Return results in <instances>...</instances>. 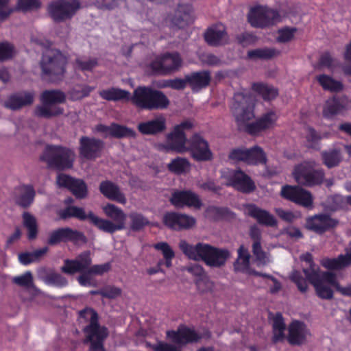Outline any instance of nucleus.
I'll return each instance as SVG.
<instances>
[{
  "mask_svg": "<svg viewBox=\"0 0 351 351\" xmlns=\"http://www.w3.org/2000/svg\"><path fill=\"white\" fill-rule=\"evenodd\" d=\"M103 211L110 219L101 218L92 211L86 214L83 208L75 206H67L61 210L58 214L60 219L64 220L72 217L80 221L88 220L98 230L110 234L125 228L126 215L121 208L108 203L103 207Z\"/></svg>",
  "mask_w": 351,
  "mask_h": 351,
  "instance_id": "f257e3e1",
  "label": "nucleus"
},
{
  "mask_svg": "<svg viewBox=\"0 0 351 351\" xmlns=\"http://www.w3.org/2000/svg\"><path fill=\"white\" fill-rule=\"evenodd\" d=\"M250 99V97L243 93H235L232 111L239 130H243L252 136H257L262 132L273 128L278 117L274 111H269L263 114L255 121L248 123L254 117Z\"/></svg>",
  "mask_w": 351,
  "mask_h": 351,
  "instance_id": "f03ea898",
  "label": "nucleus"
},
{
  "mask_svg": "<svg viewBox=\"0 0 351 351\" xmlns=\"http://www.w3.org/2000/svg\"><path fill=\"white\" fill-rule=\"evenodd\" d=\"M179 247L189 259L195 261H202L211 267H221L225 265L230 256V252L225 248H219L204 243H197L195 245L181 240Z\"/></svg>",
  "mask_w": 351,
  "mask_h": 351,
  "instance_id": "7ed1b4c3",
  "label": "nucleus"
},
{
  "mask_svg": "<svg viewBox=\"0 0 351 351\" xmlns=\"http://www.w3.org/2000/svg\"><path fill=\"white\" fill-rule=\"evenodd\" d=\"M80 317L89 321L83 332L86 338L84 343H90L88 351H106L104 341L108 336L106 327L101 326L99 323V315L96 311L91 308H86L80 311Z\"/></svg>",
  "mask_w": 351,
  "mask_h": 351,
  "instance_id": "20e7f679",
  "label": "nucleus"
},
{
  "mask_svg": "<svg viewBox=\"0 0 351 351\" xmlns=\"http://www.w3.org/2000/svg\"><path fill=\"white\" fill-rule=\"evenodd\" d=\"M76 158L75 151L60 145L47 144L39 159L47 165L48 169L60 171L71 169Z\"/></svg>",
  "mask_w": 351,
  "mask_h": 351,
  "instance_id": "39448f33",
  "label": "nucleus"
},
{
  "mask_svg": "<svg viewBox=\"0 0 351 351\" xmlns=\"http://www.w3.org/2000/svg\"><path fill=\"white\" fill-rule=\"evenodd\" d=\"M39 99L40 105H38L34 109L36 117L49 119L64 114V108L60 105L66 103V95L62 90H45L40 93Z\"/></svg>",
  "mask_w": 351,
  "mask_h": 351,
  "instance_id": "423d86ee",
  "label": "nucleus"
},
{
  "mask_svg": "<svg viewBox=\"0 0 351 351\" xmlns=\"http://www.w3.org/2000/svg\"><path fill=\"white\" fill-rule=\"evenodd\" d=\"M324 273L325 271L319 274L312 271L311 274H307L308 279H305L300 271L293 270L289 278L302 293H305L307 291L308 289V281L313 286L317 297L323 300H331L333 298L334 292L326 284L328 283V281L325 279Z\"/></svg>",
  "mask_w": 351,
  "mask_h": 351,
  "instance_id": "0eeeda50",
  "label": "nucleus"
},
{
  "mask_svg": "<svg viewBox=\"0 0 351 351\" xmlns=\"http://www.w3.org/2000/svg\"><path fill=\"white\" fill-rule=\"evenodd\" d=\"M66 57L60 51H46L40 62L42 77L51 82L61 81L66 72Z\"/></svg>",
  "mask_w": 351,
  "mask_h": 351,
  "instance_id": "6e6552de",
  "label": "nucleus"
},
{
  "mask_svg": "<svg viewBox=\"0 0 351 351\" xmlns=\"http://www.w3.org/2000/svg\"><path fill=\"white\" fill-rule=\"evenodd\" d=\"M131 100L137 107L148 110L165 109L169 105V99L162 91L149 86L137 87Z\"/></svg>",
  "mask_w": 351,
  "mask_h": 351,
  "instance_id": "1a4fd4ad",
  "label": "nucleus"
},
{
  "mask_svg": "<svg viewBox=\"0 0 351 351\" xmlns=\"http://www.w3.org/2000/svg\"><path fill=\"white\" fill-rule=\"evenodd\" d=\"M182 64V58L178 52H165L156 56L147 67L152 75L165 76L178 71Z\"/></svg>",
  "mask_w": 351,
  "mask_h": 351,
  "instance_id": "9d476101",
  "label": "nucleus"
},
{
  "mask_svg": "<svg viewBox=\"0 0 351 351\" xmlns=\"http://www.w3.org/2000/svg\"><path fill=\"white\" fill-rule=\"evenodd\" d=\"M292 173L298 184L307 187L320 186L325 179L324 170L315 169L311 162L307 161L295 166Z\"/></svg>",
  "mask_w": 351,
  "mask_h": 351,
  "instance_id": "9b49d317",
  "label": "nucleus"
},
{
  "mask_svg": "<svg viewBox=\"0 0 351 351\" xmlns=\"http://www.w3.org/2000/svg\"><path fill=\"white\" fill-rule=\"evenodd\" d=\"M247 20L252 27L263 29L281 22L282 17L276 9L258 5L250 9Z\"/></svg>",
  "mask_w": 351,
  "mask_h": 351,
  "instance_id": "f8f14e48",
  "label": "nucleus"
},
{
  "mask_svg": "<svg viewBox=\"0 0 351 351\" xmlns=\"http://www.w3.org/2000/svg\"><path fill=\"white\" fill-rule=\"evenodd\" d=\"M82 8L80 0H56L48 6V13L56 23L71 20Z\"/></svg>",
  "mask_w": 351,
  "mask_h": 351,
  "instance_id": "ddd939ff",
  "label": "nucleus"
},
{
  "mask_svg": "<svg viewBox=\"0 0 351 351\" xmlns=\"http://www.w3.org/2000/svg\"><path fill=\"white\" fill-rule=\"evenodd\" d=\"M193 128V123L190 120L184 121L175 125L172 131L167 136V149L179 154L186 152L189 138L185 132L191 130Z\"/></svg>",
  "mask_w": 351,
  "mask_h": 351,
  "instance_id": "4468645a",
  "label": "nucleus"
},
{
  "mask_svg": "<svg viewBox=\"0 0 351 351\" xmlns=\"http://www.w3.org/2000/svg\"><path fill=\"white\" fill-rule=\"evenodd\" d=\"M69 242L74 245L86 243L87 238L82 232L69 227H62L49 232L46 241V243L49 246Z\"/></svg>",
  "mask_w": 351,
  "mask_h": 351,
  "instance_id": "2eb2a0df",
  "label": "nucleus"
},
{
  "mask_svg": "<svg viewBox=\"0 0 351 351\" xmlns=\"http://www.w3.org/2000/svg\"><path fill=\"white\" fill-rule=\"evenodd\" d=\"M186 152L196 162H207L213 158L208 142L199 133H194L189 138Z\"/></svg>",
  "mask_w": 351,
  "mask_h": 351,
  "instance_id": "dca6fc26",
  "label": "nucleus"
},
{
  "mask_svg": "<svg viewBox=\"0 0 351 351\" xmlns=\"http://www.w3.org/2000/svg\"><path fill=\"white\" fill-rule=\"evenodd\" d=\"M167 337L174 343L184 346L189 343L198 342L202 339H208L211 337V332L205 330L202 334H198L194 329L181 325L177 330H167Z\"/></svg>",
  "mask_w": 351,
  "mask_h": 351,
  "instance_id": "f3484780",
  "label": "nucleus"
},
{
  "mask_svg": "<svg viewBox=\"0 0 351 351\" xmlns=\"http://www.w3.org/2000/svg\"><path fill=\"white\" fill-rule=\"evenodd\" d=\"M338 224V219L332 218L330 214L322 213L306 217L304 227L321 235L335 228Z\"/></svg>",
  "mask_w": 351,
  "mask_h": 351,
  "instance_id": "a211bd4d",
  "label": "nucleus"
},
{
  "mask_svg": "<svg viewBox=\"0 0 351 351\" xmlns=\"http://www.w3.org/2000/svg\"><path fill=\"white\" fill-rule=\"evenodd\" d=\"M104 146V141L99 138L82 136L79 140V156L82 159L94 160L101 156Z\"/></svg>",
  "mask_w": 351,
  "mask_h": 351,
  "instance_id": "6ab92c4d",
  "label": "nucleus"
},
{
  "mask_svg": "<svg viewBox=\"0 0 351 351\" xmlns=\"http://www.w3.org/2000/svg\"><path fill=\"white\" fill-rule=\"evenodd\" d=\"M164 225L173 230H188L196 222L194 217L186 214L177 212H167L162 217Z\"/></svg>",
  "mask_w": 351,
  "mask_h": 351,
  "instance_id": "aec40b11",
  "label": "nucleus"
},
{
  "mask_svg": "<svg viewBox=\"0 0 351 351\" xmlns=\"http://www.w3.org/2000/svg\"><path fill=\"white\" fill-rule=\"evenodd\" d=\"M169 201L176 208L187 206L199 209L202 206L198 195L190 190L175 191L171 194Z\"/></svg>",
  "mask_w": 351,
  "mask_h": 351,
  "instance_id": "412c9836",
  "label": "nucleus"
},
{
  "mask_svg": "<svg viewBox=\"0 0 351 351\" xmlns=\"http://www.w3.org/2000/svg\"><path fill=\"white\" fill-rule=\"evenodd\" d=\"M91 264L90 252L87 250L80 254L75 259H65L61 271L72 276L84 271Z\"/></svg>",
  "mask_w": 351,
  "mask_h": 351,
  "instance_id": "4be33fe9",
  "label": "nucleus"
},
{
  "mask_svg": "<svg viewBox=\"0 0 351 351\" xmlns=\"http://www.w3.org/2000/svg\"><path fill=\"white\" fill-rule=\"evenodd\" d=\"M95 131L105 134L106 137L110 136L119 139L134 138L136 136V133L133 129L117 123H112L110 125L102 123L97 124L95 126Z\"/></svg>",
  "mask_w": 351,
  "mask_h": 351,
  "instance_id": "5701e85b",
  "label": "nucleus"
},
{
  "mask_svg": "<svg viewBox=\"0 0 351 351\" xmlns=\"http://www.w3.org/2000/svg\"><path fill=\"white\" fill-rule=\"evenodd\" d=\"M226 186H232L243 193H250L256 189L252 178L241 169L233 172L229 177Z\"/></svg>",
  "mask_w": 351,
  "mask_h": 351,
  "instance_id": "b1692460",
  "label": "nucleus"
},
{
  "mask_svg": "<svg viewBox=\"0 0 351 351\" xmlns=\"http://www.w3.org/2000/svg\"><path fill=\"white\" fill-rule=\"evenodd\" d=\"M245 208L246 215L254 219L258 224L266 227L277 226L278 221L276 218L267 210L261 208L252 203L247 204Z\"/></svg>",
  "mask_w": 351,
  "mask_h": 351,
  "instance_id": "393cba45",
  "label": "nucleus"
},
{
  "mask_svg": "<svg viewBox=\"0 0 351 351\" xmlns=\"http://www.w3.org/2000/svg\"><path fill=\"white\" fill-rule=\"evenodd\" d=\"M192 5L191 4H179L173 15H169L167 19L172 28L183 29L192 21Z\"/></svg>",
  "mask_w": 351,
  "mask_h": 351,
  "instance_id": "a878e982",
  "label": "nucleus"
},
{
  "mask_svg": "<svg viewBox=\"0 0 351 351\" xmlns=\"http://www.w3.org/2000/svg\"><path fill=\"white\" fill-rule=\"evenodd\" d=\"M211 73L208 70L193 71L186 75V81L193 93H199L206 88L211 82Z\"/></svg>",
  "mask_w": 351,
  "mask_h": 351,
  "instance_id": "bb28decb",
  "label": "nucleus"
},
{
  "mask_svg": "<svg viewBox=\"0 0 351 351\" xmlns=\"http://www.w3.org/2000/svg\"><path fill=\"white\" fill-rule=\"evenodd\" d=\"M308 329L306 325L300 321H293L288 328L287 339L291 346H301L306 339Z\"/></svg>",
  "mask_w": 351,
  "mask_h": 351,
  "instance_id": "cd10ccee",
  "label": "nucleus"
},
{
  "mask_svg": "<svg viewBox=\"0 0 351 351\" xmlns=\"http://www.w3.org/2000/svg\"><path fill=\"white\" fill-rule=\"evenodd\" d=\"M166 128V119L163 116L141 122L137 125L138 132L143 135L155 136L163 132Z\"/></svg>",
  "mask_w": 351,
  "mask_h": 351,
  "instance_id": "c85d7f7f",
  "label": "nucleus"
},
{
  "mask_svg": "<svg viewBox=\"0 0 351 351\" xmlns=\"http://www.w3.org/2000/svg\"><path fill=\"white\" fill-rule=\"evenodd\" d=\"M348 99L346 96H334L328 99L323 109V116L326 119L342 113L347 109Z\"/></svg>",
  "mask_w": 351,
  "mask_h": 351,
  "instance_id": "c756f323",
  "label": "nucleus"
},
{
  "mask_svg": "<svg viewBox=\"0 0 351 351\" xmlns=\"http://www.w3.org/2000/svg\"><path fill=\"white\" fill-rule=\"evenodd\" d=\"M34 94L32 92L25 91L23 95L15 93L10 95L5 101L3 106L12 110H18L23 107L30 106L34 103Z\"/></svg>",
  "mask_w": 351,
  "mask_h": 351,
  "instance_id": "7c9ffc66",
  "label": "nucleus"
},
{
  "mask_svg": "<svg viewBox=\"0 0 351 351\" xmlns=\"http://www.w3.org/2000/svg\"><path fill=\"white\" fill-rule=\"evenodd\" d=\"M99 191L108 199L125 204L127 199L119 186L109 180L102 181L99 184Z\"/></svg>",
  "mask_w": 351,
  "mask_h": 351,
  "instance_id": "2f4dec72",
  "label": "nucleus"
},
{
  "mask_svg": "<svg viewBox=\"0 0 351 351\" xmlns=\"http://www.w3.org/2000/svg\"><path fill=\"white\" fill-rule=\"evenodd\" d=\"M321 265L329 270H340L351 265V248L345 254L337 258L325 257L321 260Z\"/></svg>",
  "mask_w": 351,
  "mask_h": 351,
  "instance_id": "473e14b6",
  "label": "nucleus"
},
{
  "mask_svg": "<svg viewBox=\"0 0 351 351\" xmlns=\"http://www.w3.org/2000/svg\"><path fill=\"white\" fill-rule=\"evenodd\" d=\"M237 254V258L233 263L234 270L235 272L247 274L250 269V254L243 245L238 248Z\"/></svg>",
  "mask_w": 351,
  "mask_h": 351,
  "instance_id": "72a5a7b5",
  "label": "nucleus"
},
{
  "mask_svg": "<svg viewBox=\"0 0 351 351\" xmlns=\"http://www.w3.org/2000/svg\"><path fill=\"white\" fill-rule=\"evenodd\" d=\"M315 80L324 90L330 93H339L343 90L344 87L341 81L337 80L326 74L316 75Z\"/></svg>",
  "mask_w": 351,
  "mask_h": 351,
  "instance_id": "f704fd0d",
  "label": "nucleus"
},
{
  "mask_svg": "<svg viewBox=\"0 0 351 351\" xmlns=\"http://www.w3.org/2000/svg\"><path fill=\"white\" fill-rule=\"evenodd\" d=\"M227 36L224 27L219 28L217 26L209 27L204 33V40L208 45L217 47L224 43L223 40Z\"/></svg>",
  "mask_w": 351,
  "mask_h": 351,
  "instance_id": "c9c22d12",
  "label": "nucleus"
},
{
  "mask_svg": "<svg viewBox=\"0 0 351 351\" xmlns=\"http://www.w3.org/2000/svg\"><path fill=\"white\" fill-rule=\"evenodd\" d=\"M252 90L265 101L274 100L278 95V88L263 82L252 83Z\"/></svg>",
  "mask_w": 351,
  "mask_h": 351,
  "instance_id": "e433bc0d",
  "label": "nucleus"
},
{
  "mask_svg": "<svg viewBox=\"0 0 351 351\" xmlns=\"http://www.w3.org/2000/svg\"><path fill=\"white\" fill-rule=\"evenodd\" d=\"M23 226L27 231V238L29 241L35 240L38 234L39 229L36 218L28 212L22 215Z\"/></svg>",
  "mask_w": 351,
  "mask_h": 351,
  "instance_id": "4c0bfd02",
  "label": "nucleus"
},
{
  "mask_svg": "<svg viewBox=\"0 0 351 351\" xmlns=\"http://www.w3.org/2000/svg\"><path fill=\"white\" fill-rule=\"evenodd\" d=\"M285 329L286 325L282 314L280 313H276L272 323L273 337L271 341L273 343L281 342L285 339Z\"/></svg>",
  "mask_w": 351,
  "mask_h": 351,
  "instance_id": "58836bf2",
  "label": "nucleus"
},
{
  "mask_svg": "<svg viewBox=\"0 0 351 351\" xmlns=\"http://www.w3.org/2000/svg\"><path fill=\"white\" fill-rule=\"evenodd\" d=\"M246 164L250 165H265L267 162V156L264 150L258 145L247 148Z\"/></svg>",
  "mask_w": 351,
  "mask_h": 351,
  "instance_id": "ea45409f",
  "label": "nucleus"
},
{
  "mask_svg": "<svg viewBox=\"0 0 351 351\" xmlns=\"http://www.w3.org/2000/svg\"><path fill=\"white\" fill-rule=\"evenodd\" d=\"M99 96L107 101L129 100L130 93L129 91L119 88H110L99 92Z\"/></svg>",
  "mask_w": 351,
  "mask_h": 351,
  "instance_id": "a19ab883",
  "label": "nucleus"
},
{
  "mask_svg": "<svg viewBox=\"0 0 351 351\" xmlns=\"http://www.w3.org/2000/svg\"><path fill=\"white\" fill-rule=\"evenodd\" d=\"M128 217L130 219L129 229L132 232H141L150 224L149 220L141 213L131 212Z\"/></svg>",
  "mask_w": 351,
  "mask_h": 351,
  "instance_id": "79ce46f5",
  "label": "nucleus"
},
{
  "mask_svg": "<svg viewBox=\"0 0 351 351\" xmlns=\"http://www.w3.org/2000/svg\"><path fill=\"white\" fill-rule=\"evenodd\" d=\"M206 216L213 221L229 219L234 217V213L227 207L210 206L206 210Z\"/></svg>",
  "mask_w": 351,
  "mask_h": 351,
  "instance_id": "37998d69",
  "label": "nucleus"
},
{
  "mask_svg": "<svg viewBox=\"0 0 351 351\" xmlns=\"http://www.w3.org/2000/svg\"><path fill=\"white\" fill-rule=\"evenodd\" d=\"M280 54V51L274 48H258L249 50L247 56L251 60H270Z\"/></svg>",
  "mask_w": 351,
  "mask_h": 351,
  "instance_id": "c03bdc74",
  "label": "nucleus"
},
{
  "mask_svg": "<svg viewBox=\"0 0 351 351\" xmlns=\"http://www.w3.org/2000/svg\"><path fill=\"white\" fill-rule=\"evenodd\" d=\"M321 156L323 164L328 169L338 166L342 160L340 150L336 149L324 151Z\"/></svg>",
  "mask_w": 351,
  "mask_h": 351,
  "instance_id": "a18cd8bd",
  "label": "nucleus"
},
{
  "mask_svg": "<svg viewBox=\"0 0 351 351\" xmlns=\"http://www.w3.org/2000/svg\"><path fill=\"white\" fill-rule=\"evenodd\" d=\"M35 195L36 193L32 186H24L22 192L16 199V204L26 208L33 203Z\"/></svg>",
  "mask_w": 351,
  "mask_h": 351,
  "instance_id": "49530a36",
  "label": "nucleus"
},
{
  "mask_svg": "<svg viewBox=\"0 0 351 351\" xmlns=\"http://www.w3.org/2000/svg\"><path fill=\"white\" fill-rule=\"evenodd\" d=\"M167 168L169 171L180 175L190 170L191 163L186 158L177 157L167 165Z\"/></svg>",
  "mask_w": 351,
  "mask_h": 351,
  "instance_id": "de8ad7c7",
  "label": "nucleus"
},
{
  "mask_svg": "<svg viewBox=\"0 0 351 351\" xmlns=\"http://www.w3.org/2000/svg\"><path fill=\"white\" fill-rule=\"evenodd\" d=\"M325 279L328 281V284L332 286L336 291L341 295L351 297V286L342 287L337 279L336 274L330 271H325Z\"/></svg>",
  "mask_w": 351,
  "mask_h": 351,
  "instance_id": "09e8293b",
  "label": "nucleus"
},
{
  "mask_svg": "<svg viewBox=\"0 0 351 351\" xmlns=\"http://www.w3.org/2000/svg\"><path fill=\"white\" fill-rule=\"evenodd\" d=\"M69 191L76 198L84 199L88 195V187L86 182L81 179L75 178Z\"/></svg>",
  "mask_w": 351,
  "mask_h": 351,
  "instance_id": "8fccbe9b",
  "label": "nucleus"
},
{
  "mask_svg": "<svg viewBox=\"0 0 351 351\" xmlns=\"http://www.w3.org/2000/svg\"><path fill=\"white\" fill-rule=\"evenodd\" d=\"M293 202L305 208H311L313 203L312 194L301 187Z\"/></svg>",
  "mask_w": 351,
  "mask_h": 351,
  "instance_id": "3c124183",
  "label": "nucleus"
},
{
  "mask_svg": "<svg viewBox=\"0 0 351 351\" xmlns=\"http://www.w3.org/2000/svg\"><path fill=\"white\" fill-rule=\"evenodd\" d=\"M296 32V27H290L288 26L282 27L278 30V36L276 38V41L280 43H289L293 39Z\"/></svg>",
  "mask_w": 351,
  "mask_h": 351,
  "instance_id": "603ef678",
  "label": "nucleus"
},
{
  "mask_svg": "<svg viewBox=\"0 0 351 351\" xmlns=\"http://www.w3.org/2000/svg\"><path fill=\"white\" fill-rule=\"evenodd\" d=\"M187 270L193 275L198 277V279H197L195 282L196 285L200 291L204 292L205 289L201 288V285L206 281L205 279L203 278V277L205 276L204 268L198 264H194L189 267Z\"/></svg>",
  "mask_w": 351,
  "mask_h": 351,
  "instance_id": "864d4df0",
  "label": "nucleus"
},
{
  "mask_svg": "<svg viewBox=\"0 0 351 351\" xmlns=\"http://www.w3.org/2000/svg\"><path fill=\"white\" fill-rule=\"evenodd\" d=\"M300 259L308 264V267L302 269V272L306 277L305 279H308V273L311 274L312 271H314L319 274L321 272L319 267L314 263L313 255L311 253L306 252L302 254Z\"/></svg>",
  "mask_w": 351,
  "mask_h": 351,
  "instance_id": "5fc2aeb1",
  "label": "nucleus"
},
{
  "mask_svg": "<svg viewBox=\"0 0 351 351\" xmlns=\"http://www.w3.org/2000/svg\"><path fill=\"white\" fill-rule=\"evenodd\" d=\"M15 54L14 47L8 42L0 43V62L12 59Z\"/></svg>",
  "mask_w": 351,
  "mask_h": 351,
  "instance_id": "6e6d98bb",
  "label": "nucleus"
},
{
  "mask_svg": "<svg viewBox=\"0 0 351 351\" xmlns=\"http://www.w3.org/2000/svg\"><path fill=\"white\" fill-rule=\"evenodd\" d=\"M75 64L76 68L82 71H92L98 65V60L96 58L88 60L76 58Z\"/></svg>",
  "mask_w": 351,
  "mask_h": 351,
  "instance_id": "4d7b16f0",
  "label": "nucleus"
},
{
  "mask_svg": "<svg viewBox=\"0 0 351 351\" xmlns=\"http://www.w3.org/2000/svg\"><path fill=\"white\" fill-rule=\"evenodd\" d=\"M40 7V3L38 0H18L15 10L16 11L26 12L38 9Z\"/></svg>",
  "mask_w": 351,
  "mask_h": 351,
  "instance_id": "13d9d810",
  "label": "nucleus"
},
{
  "mask_svg": "<svg viewBox=\"0 0 351 351\" xmlns=\"http://www.w3.org/2000/svg\"><path fill=\"white\" fill-rule=\"evenodd\" d=\"M12 282L21 287L29 288L33 285V276L30 271H26L23 275L15 276Z\"/></svg>",
  "mask_w": 351,
  "mask_h": 351,
  "instance_id": "bf43d9fd",
  "label": "nucleus"
},
{
  "mask_svg": "<svg viewBox=\"0 0 351 351\" xmlns=\"http://www.w3.org/2000/svg\"><path fill=\"white\" fill-rule=\"evenodd\" d=\"M300 189L299 186L285 185L282 187L280 195L285 199L293 202Z\"/></svg>",
  "mask_w": 351,
  "mask_h": 351,
  "instance_id": "052dcab7",
  "label": "nucleus"
},
{
  "mask_svg": "<svg viewBox=\"0 0 351 351\" xmlns=\"http://www.w3.org/2000/svg\"><path fill=\"white\" fill-rule=\"evenodd\" d=\"M247 148L237 147L230 150L228 158L234 162H244L246 163Z\"/></svg>",
  "mask_w": 351,
  "mask_h": 351,
  "instance_id": "680f3d73",
  "label": "nucleus"
},
{
  "mask_svg": "<svg viewBox=\"0 0 351 351\" xmlns=\"http://www.w3.org/2000/svg\"><path fill=\"white\" fill-rule=\"evenodd\" d=\"M102 297L108 299H115L122 293L121 288L113 286L106 285L102 287Z\"/></svg>",
  "mask_w": 351,
  "mask_h": 351,
  "instance_id": "e2e57ef3",
  "label": "nucleus"
},
{
  "mask_svg": "<svg viewBox=\"0 0 351 351\" xmlns=\"http://www.w3.org/2000/svg\"><path fill=\"white\" fill-rule=\"evenodd\" d=\"M154 247L161 251L165 259L173 258L175 252L167 242H158L154 245Z\"/></svg>",
  "mask_w": 351,
  "mask_h": 351,
  "instance_id": "0e129e2a",
  "label": "nucleus"
},
{
  "mask_svg": "<svg viewBox=\"0 0 351 351\" xmlns=\"http://www.w3.org/2000/svg\"><path fill=\"white\" fill-rule=\"evenodd\" d=\"M87 269L88 273H91L93 275L102 276L110 270L111 263L108 262L101 265H90Z\"/></svg>",
  "mask_w": 351,
  "mask_h": 351,
  "instance_id": "69168bd1",
  "label": "nucleus"
},
{
  "mask_svg": "<svg viewBox=\"0 0 351 351\" xmlns=\"http://www.w3.org/2000/svg\"><path fill=\"white\" fill-rule=\"evenodd\" d=\"M81 274L77 277L78 283L83 287H96L97 284L92 281L91 273H88V269L80 273Z\"/></svg>",
  "mask_w": 351,
  "mask_h": 351,
  "instance_id": "338daca9",
  "label": "nucleus"
},
{
  "mask_svg": "<svg viewBox=\"0 0 351 351\" xmlns=\"http://www.w3.org/2000/svg\"><path fill=\"white\" fill-rule=\"evenodd\" d=\"M75 178L69 175L60 173L57 176L56 182L59 187L66 188L69 190Z\"/></svg>",
  "mask_w": 351,
  "mask_h": 351,
  "instance_id": "774afa93",
  "label": "nucleus"
}]
</instances>
